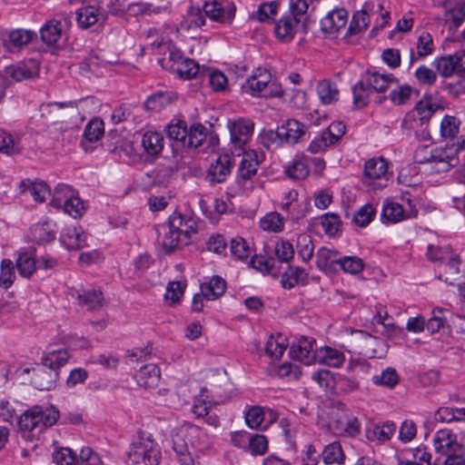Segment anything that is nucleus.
Here are the masks:
<instances>
[{"label": "nucleus", "mask_w": 465, "mask_h": 465, "mask_svg": "<svg viewBox=\"0 0 465 465\" xmlns=\"http://www.w3.org/2000/svg\"><path fill=\"white\" fill-rule=\"evenodd\" d=\"M69 360V353L65 349L52 350L47 351L43 359V364L47 366L49 369L57 371L64 366Z\"/></svg>", "instance_id": "a19ab883"}, {"label": "nucleus", "mask_w": 465, "mask_h": 465, "mask_svg": "<svg viewBox=\"0 0 465 465\" xmlns=\"http://www.w3.org/2000/svg\"><path fill=\"white\" fill-rule=\"evenodd\" d=\"M260 157L254 150L244 151L238 168V179L251 180L257 173Z\"/></svg>", "instance_id": "aec40b11"}, {"label": "nucleus", "mask_w": 465, "mask_h": 465, "mask_svg": "<svg viewBox=\"0 0 465 465\" xmlns=\"http://www.w3.org/2000/svg\"><path fill=\"white\" fill-rule=\"evenodd\" d=\"M433 64L437 72L443 77H450L452 74H457L455 54L437 58Z\"/></svg>", "instance_id": "6e6d98bb"}, {"label": "nucleus", "mask_w": 465, "mask_h": 465, "mask_svg": "<svg viewBox=\"0 0 465 465\" xmlns=\"http://www.w3.org/2000/svg\"><path fill=\"white\" fill-rule=\"evenodd\" d=\"M375 214V208L367 203L353 214L352 223L359 227H365L373 220Z\"/></svg>", "instance_id": "0e129e2a"}, {"label": "nucleus", "mask_w": 465, "mask_h": 465, "mask_svg": "<svg viewBox=\"0 0 465 465\" xmlns=\"http://www.w3.org/2000/svg\"><path fill=\"white\" fill-rule=\"evenodd\" d=\"M231 144L234 149H242L251 139L253 134L254 124L249 119L239 118L228 122Z\"/></svg>", "instance_id": "1a4fd4ad"}, {"label": "nucleus", "mask_w": 465, "mask_h": 465, "mask_svg": "<svg viewBox=\"0 0 465 465\" xmlns=\"http://www.w3.org/2000/svg\"><path fill=\"white\" fill-rule=\"evenodd\" d=\"M160 369L153 363L141 367L135 373L134 379L140 387L155 388L160 381Z\"/></svg>", "instance_id": "393cba45"}, {"label": "nucleus", "mask_w": 465, "mask_h": 465, "mask_svg": "<svg viewBox=\"0 0 465 465\" xmlns=\"http://www.w3.org/2000/svg\"><path fill=\"white\" fill-rule=\"evenodd\" d=\"M443 6L446 22L457 28L465 21V0H446Z\"/></svg>", "instance_id": "a878e982"}, {"label": "nucleus", "mask_w": 465, "mask_h": 465, "mask_svg": "<svg viewBox=\"0 0 465 465\" xmlns=\"http://www.w3.org/2000/svg\"><path fill=\"white\" fill-rule=\"evenodd\" d=\"M298 255L304 262L312 260L314 252V245L312 237L307 233L299 234L296 242Z\"/></svg>", "instance_id": "864d4df0"}, {"label": "nucleus", "mask_w": 465, "mask_h": 465, "mask_svg": "<svg viewBox=\"0 0 465 465\" xmlns=\"http://www.w3.org/2000/svg\"><path fill=\"white\" fill-rule=\"evenodd\" d=\"M465 148V139L445 147L433 149L432 169L438 173L447 172L459 163V153Z\"/></svg>", "instance_id": "39448f33"}, {"label": "nucleus", "mask_w": 465, "mask_h": 465, "mask_svg": "<svg viewBox=\"0 0 465 465\" xmlns=\"http://www.w3.org/2000/svg\"><path fill=\"white\" fill-rule=\"evenodd\" d=\"M58 377L59 372L57 371L49 369L45 364H42L33 369L31 383L37 390L49 391L55 388Z\"/></svg>", "instance_id": "2eb2a0df"}, {"label": "nucleus", "mask_w": 465, "mask_h": 465, "mask_svg": "<svg viewBox=\"0 0 465 465\" xmlns=\"http://www.w3.org/2000/svg\"><path fill=\"white\" fill-rule=\"evenodd\" d=\"M279 4L276 1L262 4L257 11V19L262 23L272 24L278 14Z\"/></svg>", "instance_id": "680f3d73"}, {"label": "nucleus", "mask_w": 465, "mask_h": 465, "mask_svg": "<svg viewBox=\"0 0 465 465\" xmlns=\"http://www.w3.org/2000/svg\"><path fill=\"white\" fill-rule=\"evenodd\" d=\"M408 203L409 208L405 209L401 204L391 202V201H385L382 206V212H381V220L383 223L389 222V223H400L406 219L413 218L417 215V209L411 205V198L405 199Z\"/></svg>", "instance_id": "9b49d317"}, {"label": "nucleus", "mask_w": 465, "mask_h": 465, "mask_svg": "<svg viewBox=\"0 0 465 465\" xmlns=\"http://www.w3.org/2000/svg\"><path fill=\"white\" fill-rule=\"evenodd\" d=\"M348 21V12L343 9H334L321 21L322 31L329 34H335L343 28Z\"/></svg>", "instance_id": "412c9836"}, {"label": "nucleus", "mask_w": 465, "mask_h": 465, "mask_svg": "<svg viewBox=\"0 0 465 465\" xmlns=\"http://www.w3.org/2000/svg\"><path fill=\"white\" fill-rule=\"evenodd\" d=\"M16 267L19 274L25 278H30L37 268L33 249H23L16 259Z\"/></svg>", "instance_id": "c85d7f7f"}, {"label": "nucleus", "mask_w": 465, "mask_h": 465, "mask_svg": "<svg viewBox=\"0 0 465 465\" xmlns=\"http://www.w3.org/2000/svg\"><path fill=\"white\" fill-rule=\"evenodd\" d=\"M380 13V19L374 21V25L371 29V34L384 28L388 24L391 17V12L384 7L382 1H369L366 2L360 11L353 14L350 23L347 35H356L363 33L371 23V14Z\"/></svg>", "instance_id": "7ed1b4c3"}, {"label": "nucleus", "mask_w": 465, "mask_h": 465, "mask_svg": "<svg viewBox=\"0 0 465 465\" xmlns=\"http://www.w3.org/2000/svg\"><path fill=\"white\" fill-rule=\"evenodd\" d=\"M308 273L300 267L290 266L282 275L281 283L285 289H292L299 283H305Z\"/></svg>", "instance_id": "4c0bfd02"}, {"label": "nucleus", "mask_w": 465, "mask_h": 465, "mask_svg": "<svg viewBox=\"0 0 465 465\" xmlns=\"http://www.w3.org/2000/svg\"><path fill=\"white\" fill-rule=\"evenodd\" d=\"M287 348L286 339L282 335L271 336L265 345L266 353L275 359H279L282 356L283 352Z\"/></svg>", "instance_id": "5fc2aeb1"}, {"label": "nucleus", "mask_w": 465, "mask_h": 465, "mask_svg": "<svg viewBox=\"0 0 465 465\" xmlns=\"http://www.w3.org/2000/svg\"><path fill=\"white\" fill-rule=\"evenodd\" d=\"M35 34L30 30L15 29L6 34V38L3 40L4 45L8 48H19L29 44Z\"/></svg>", "instance_id": "473e14b6"}, {"label": "nucleus", "mask_w": 465, "mask_h": 465, "mask_svg": "<svg viewBox=\"0 0 465 465\" xmlns=\"http://www.w3.org/2000/svg\"><path fill=\"white\" fill-rule=\"evenodd\" d=\"M86 234L81 227H68L61 235V241L67 249H80L86 245Z\"/></svg>", "instance_id": "c756f323"}, {"label": "nucleus", "mask_w": 465, "mask_h": 465, "mask_svg": "<svg viewBox=\"0 0 465 465\" xmlns=\"http://www.w3.org/2000/svg\"><path fill=\"white\" fill-rule=\"evenodd\" d=\"M301 28V25L296 23L291 15H282L275 24L274 33L278 39L282 42H291L296 32Z\"/></svg>", "instance_id": "b1692460"}, {"label": "nucleus", "mask_w": 465, "mask_h": 465, "mask_svg": "<svg viewBox=\"0 0 465 465\" xmlns=\"http://www.w3.org/2000/svg\"><path fill=\"white\" fill-rule=\"evenodd\" d=\"M183 54L181 50L174 46H168L167 52L159 60L161 66L167 71L173 73L178 64L183 59Z\"/></svg>", "instance_id": "3c124183"}, {"label": "nucleus", "mask_w": 465, "mask_h": 465, "mask_svg": "<svg viewBox=\"0 0 465 465\" xmlns=\"http://www.w3.org/2000/svg\"><path fill=\"white\" fill-rule=\"evenodd\" d=\"M76 194L73 187L67 184H58L54 191L51 204L55 208H62L65 202L69 201L73 196Z\"/></svg>", "instance_id": "4d7b16f0"}, {"label": "nucleus", "mask_w": 465, "mask_h": 465, "mask_svg": "<svg viewBox=\"0 0 465 465\" xmlns=\"http://www.w3.org/2000/svg\"><path fill=\"white\" fill-rule=\"evenodd\" d=\"M232 172V161L229 154L219 155L216 160L211 163L207 180L212 183H223Z\"/></svg>", "instance_id": "f3484780"}, {"label": "nucleus", "mask_w": 465, "mask_h": 465, "mask_svg": "<svg viewBox=\"0 0 465 465\" xmlns=\"http://www.w3.org/2000/svg\"><path fill=\"white\" fill-rule=\"evenodd\" d=\"M317 94L323 104H333L339 99V90L336 85L329 80H323L318 84Z\"/></svg>", "instance_id": "c03bdc74"}, {"label": "nucleus", "mask_w": 465, "mask_h": 465, "mask_svg": "<svg viewBox=\"0 0 465 465\" xmlns=\"http://www.w3.org/2000/svg\"><path fill=\"white\" fill-rule=\"evenodd\" d=\"M321 457L324 465H342L346 459L341 444L337 441L326 445Z\"/></svg>", "instance_id": "2f4dec72"}, {"label": "nucleus", "mask_w": 465, "mask_h": 465, "mask_svg": "<svg viewBox=\"0 0 465 465\" xmlns=\"http://www.w3.org/2000/svg\"><path fill=\"white\" fill-rule=\"evenodd\" d=\"M434 450L446 458L454 454H465V444L459 442L457 435L449 429L439 430L433 437Z\"/></svg>", "instance_id": "6e6552de"}, {"label": "nucleus", "mask_w": 465, "mask_h": 465, "mask_svg": "<svg viewBox=\"0 0 465 465\" xmlns=\"http://www.w3.org/2000/svg\"><path fill=\"white\" fill-rule=\"evenodd\" d=\"M105 15L94 5H85L76 11V20L80 27L88 28L99 21H104Z\"/></svg>", "instance_id": "cd10ccee"}, {"label": "nucleus", "mask_w": 465, "mask_h": 465, "mask_svg": "<svg viewBox=\"0 0 465 465\" xmlns=\"http://www.w3.org/2000/svg\"><path fill=\"white\" fill-rule=\"evenodd\" d=\"M226 289L225 281L219 277H213L210 282L201 285V292L204 298L208 301H213L221 297Z\"/></svg>", "instance_id": "c9c22d12"}, {"label": "nucleus", "mask_w": 465, "mask_h": 465, "mask_svg": "<svg viewBox=\"0 0 465 465\" xmlns=\"http://www.w3.org/2000/svg\"><path fill=\"white\" fill-rule=\"evenodd\" d=\"M282 138L284 143L295 144L305 135L306 127L303 124L290 119L285 124L279 126Z\"/></svg>", "instance_id": "5701e85b"}, {"label": "nucleus", "mask_w": 465, "mask_h": 465, "mask_svg": "<svg viewBox=\"0 0 465 465\" xmlns=\"http://www.w3.org/2000/svg\"><path fill=\"white\" fill-rule=\"evenodd\" d=\"M188 134L187 124L183 121H177L172 123L167 127V135L171 140H173L184 147L186 137Z\"/></svg>", "instance_id": "e2e57ef3"}, {"label": "nucleus", "mask_w": 465, "mask_h": 465, "mask_svg": "<svg viewBox=\"0 0 465 465\" xmlns=\"http://www.w3.org/2000/svg\"><path fill=\"white\" fill-rule=\"evenodd\" d=\"M62 31L63 28L60 21L55 19L49 20L40 30L41 39L47 45H53L61 38Z\"/></svg>", "instance_id": "f704fd0d"}, {"label": "nucleus", "mask_w": 465, "mask_h": 465, "mask_svg": "<svg viewBox=\"0 0 465 465\" xmlns=\"http://www.w3.org/2000/svg\"><path fill=\"white\" fill-rule=\"evenodd\" d=\"M104 133V122L98 118L91 120L84 128L82 145L87 150V143L97 142Z\"/></svg>", "instance_id": "ea45409f"}, {"label": "nucleus", "mask_w": 465, "mask_h": 465, "mask_svg": "<svg viewBox=\"0 0 465 465\" xmlns=\"http://www.w3.org/2000/svg\"><path fill=\"white\" fill-rule=\"evenodd\" d=\"M235 6L232 3L222 4L216 1L206 2L203 5V13L205 16L212 21L229 24L235 15Z\"/></svg>", "instance_id": "ddd939ff"}, {"label": "nucleus", "mask_w": 465, "mask_h": 465, "mask_svg": "<svg viewBox=\"0 0 465 465\" xmlns=\"http://www.w3.org/2000/svg\"><path fill=\"white\" fill-rule=\"evenodd\" d=\"M315 362L331 368H340L346 358L342 351L331 346H322L315 350Z\"/></svg>", "instance_id": "a211bd4d"}, {"label": "nucleus", "mask_w": 465, "mask_h": 465, "mask_svg": "<svg viewBox=\"0 0 465 465\" xmlns=\"http://www.w3.org/2000/svg\"><path fill=\"white\" fill-rule=\"evenodd\" d=\"M185 287V282L182 281L171 282L168 283L166 292L164 294V299L169 303V305H174L181 301Z\"/></svg>", "instance_id": "052dcab7"}, {"label": "nucleus", "mask_w": 465, "mask_h": 465, "mask_svg": "<svg viewBox=\"0 0 465 465\" xmlns=\"http://www.w3.org/2000/svg\"><path fill=\"white\" fill-rule=\"evenodd\" d=\"M309 2H311V0H292L290 4V14H288L296 23L301 25V29L304 32L307 31L306 24Z\"/></svg>", "instance_id": "e433bc0d"}, {"label": "nucleus", "mask_w": 465, "mask_h": 465, "mask_svg": "<svg viewBox=\"0 0 465 465\" xmlns=\"http://www.w3.org/2000/svg\"><path fill=\"white\" fill-rule=\"evenodd\" d=\"M58 418L59 411L53 406L46 408L33 406L19 416L17 420L19 432L23 439L33 441L47 427L55 424Z\"/></svg>", "instance_id": "f03ea898"}, {"label": "nucleus", "mask_w": 465, "mask_h": 465, "mask_svg": "<svg viewBox=\"0 0 465 465\" xmlns=\"http://www.w3.org/2000/svg\"><path fill=\"white\" fill-rule=\"evenodd\" d=\"M218 143V138L208 134L206 127L201 124H193L188 132L184 147L200 148L203 150L210 146H215Z\"/></svg>", "instance_id": "f8f14e48"}, {"label": "nucleus", "mask_w": 465, "mask_h": 465, "mask_svg": "<svg viewBox=\"0 0 465 465\" xmlns=\"http://www.w3.org/2000/svg\"><path fill=\"white\" fill-rule=\"evenodd\" d=\"M160 450L150 438L141 437L134 441L127 452V465H158Z\"/></svg>", "instance_id": "20e7f679"}, {"label": "nucleus", "mask_w": 465, "mask_h": 465, "mask_svg": "<svg viewBox=\"0 0 465 465\" xmlns=\"http://www.w3.org/2000/svg\"><path fill=\"white\" fill-rule=\"evenodd\" d=\"M339 259V252L328 247H321L316 252V264L321 271L331 269L338 264Z\"/></svg>", "instance_id": "58836bf2"}, {"label": "nucleus", "mask_w": 465, "mask_h": 465, "mask_svg": "<svg viewBox=\"0 0 465 465\" xmlns=\"http://www.w3.org/2000/svg\"><path fill=\"white\" fill-rule=\"evenodd\" d=\"M371 381L377 386L392 389L399 383L400 377L395 369L388 367L380 374L372 376Z\"/></svg>", "instance_id": "8fccbe9b"}, {"label": "nucleus", "mask_w": 465, "mask_h": 465, "mask_svg": "<svg viewBox=\"0 0 465 465\" xmlns=\"http://www.w3.org/2000/svg\"><path fill=\"white\" fill-rule=\"evenodd\" d=\"M72 295L78 300L79 304L85 306L90 311L98 310L104 304L103 293L99 290L75 291Z\"/></svg>", "instance_id": "bb28decb"}, {"label": "nucleus", "mask_w": 465, "mask_h": 465, "mask_svg": "<svg viewBox=\"0 0 465 465\" xmlns=\"http://www.w3.org/2000/svg\"><path fill=\"white\" fill-rule=\"evenodd\" d=\"M345 124L341 122L331 124L324 131L310 143L308 151L312 153H321L329 146L336 143L345 134Z\"/></svg>", "instance_id": "0eeeda50"}, {"label": "nucleus", "mask_w": 465, "mask_h": 465, "mask_svg": "<svg viewBox=\"0 0 465 465\" xmlns=\"http://www.w3.org/2000/svg\"><path fill=\"white\" fill-rule=\"evenodd\" d=\"M271 83V74L265 69H257L252 75H251L242 84V89L246 93H250L252 95H261L262 93L263 96L271 95V96H282V91L275 92H266V88Z\"/></svg>", "instance_id": "9d476101"}, {"label": "nucleus", "mask_w": 465, "mask_h": 465, "mask_svg": "<svg viewBox=\"0 0 465 465\" xmlns=\"http://www.w3.org/2000/svg\"><path fill=\"white\" fill-rule=\"evenodd\" d=\"M168 224L187 244L190 242L193 234L197 232V224L194 219L178 213L170 216Z\"/></svg>", "instance_id": "4468645a"}, {"label": "nucleus", "mask_w": 465, "mask_h": 465, "mask_svg": "<svg viewBox=\"0 0 465 465\" xmlns=\"http://www.w3.org/2000/svg\"><path fill=\"white\" fill-rule=\"evenodd\" d=\"M258 138L261 145L267 149L278 148L284 143L279 127L277 130L263 129Z\"/></svg>", "instance_id": "603ef678"}, {"label": "nucleus", "mask_w": 465, "mask_h": 465, "mask_svg": "<svg viewBox=\"0 0 465 465\" xmlns=\"http://www.w3.org/2000/svg\"><path fill=\"white\" fill-rule=\"evenodd\" d=\"M338 265L342 271L351 274H358L364 268L362 260L357 256L340 257Z\"/></svg>", "instance_id": "69168bd1"}, {"label": "nucleus", "mask_w": 465, "mask_h": 465, "mask_svg": "<svg viewBox=\"0 0 465 465\" xmlns=\"http://www.w3.org/2000/svg\"><path fill=\"white\" fill-rule=\"evenodd\" d=\"M359 333L362 342V353L370 358H381V355L380 352L382 351L384 347L383 341L365 331H359Z\"/></svg>", "instance_id": "72a5a7b5"}, {"label": "nucleus", "mask_w": 465, "mask_h": 465, "mask_svg": "<svg viewBox=\"0 0 465 465\" xmlns=\"http://www.w3.org/2000/svg\"><path fill=\"white\" fill-rule=\"evenodd\" d=\"M76 455L70 448L61 447L53 453V460L56 465H77Z\"/></svg>", "instance_id": "774afa93"}, {"label": "nucleus", "mask_w": 465, "mask_h": 465, "mask_svg": "<svg viewBox=\"0 0 465 465\" xmlns=\"http://www.w3.org/2000/svg\"><path fill=\"white\" fill-rule=\"evenodd\" d=\"M53 224L49 222L35 224L31 229L32 240L38 243H45L55 238V232Z\"/></svg>", "instance_id": "49530a36"}, {"label": "nucleus", "mask_w": 465, "mask_h": 465, "mask_svg": "<svg viewBox=\"0 0 465 465\" xmlns=\"http://www.w3.org/2000/svg\"><path fill=\"white\" fill-rule=\"evenodd\" d=\"M21 187L24 188V191L27 190L35 201L38 203H44L50 195V189L45 182L31 183L26 180L21 183Z\"/></svg>", "instance_id": "de8ad7c7"}, {"label": "nucleus", "mask_w": 465, "mask_h": 465, "mask_svg": "<svg viewBox=\"0 0 465 465\" xmlns=\"http://www.w3.org/2000/svg\"><path fill=\"white\" fill-rule=\"evenodd\" d=\"M388 163L384 158H371L365 162L363 170V183L373 189H381L386 186L388 180Z\"/></svg>", "instance_id": "423d86ee"}, {"label": "nucleus", "mask_w": 465, "mask_h": 465, "mask_svg": "<svg viewBox=\"0 0 465 465\" xmlns=\"http://www.w3.org/2000/svg\"><path fill=\"white\" fill-rule=\"evenodd\" d=\"M396 430V424L392 421L372 424L367 427L365 435L371 441L383 443L391 440Z\"/></svg>", "instance_id": "4be33fe9"}, {"label": "nucleus", "mask_w": 465, "mask_h": 465, "mask_svg": "<svg viewBox=\"0 0 465 465\" xmlns=\"http://www.w3.org/2000/svg\"><path fill=\"white\" fill-rule=\"evenodd\" d=\"M171 443L180 465H195L193 450L202 451L209 448L211 440L200 427L185 423L172 430Z\"/></svg>", "instance_id": "f257e3e1"}, {"label": "nucleus", "mask_w": 465, "mask_h": 465, "mask_svg": "<svg viewBox=\"0 0 465 465\" xmlns=\"http://www.w3.org/2000/svg\"><path fill=\"white\" fill-rule=\"evenodd\" d=\"M163 136L155 131L145 132L142 137V146L149 156L159 155L163 149Z\"/></svg>", "instance_id": "7c9ffc66"}, {"label": "nucleus", "mask_w": 465, "mask_h": 465, "mask_svg": "<svg viewBox=\"0 0 465 465\" xmlns=\"http://www.w3.org/2000/svg\"><path fill=\"white\" fill-rule=\"evenodd\" d=\"M284 224V218L277 212L268 213L260 220V227L269 232H281Z\"/></svg>", "instance_id": "37998d69"}, {"label": "nucleus", "mask_w": 465, "mask_h": 465, "mask_svg": "<svg viewBox=\"0 0 465 465\" xmlns=\"http://www.w3.org/2000/svg\"><path fill=\"white\" fill-rule=\"evenodd\" d=\"M315 341L312 338L301 337L292 343L290 349V355L292 359L310 365L315 362L313 345Z\"/></svg>", "instance_id": "dca6fc26"}, {"label": "nucleus", "mask_w": 465, "mask_h": 465, "mask_svg": "<svg viewBox=\"0 0 465 465\" xmlns=\"http://www.w3.org/2000/svg\"><path fill=\"white\" fill-rule=\"evenodd\" d=\"M309 173L307 158L303 156L294 158L292 163L286 168L287 175L294 180L304 179L308 176Z\"/></svg>", "instance_id": "09e8293b"}, {"label": "nucleus", "mask_w": 465, "mask_h": 465, "mask_svg": "<svg viewBox=\"0 0 465 465\" xmlns=\"http://www.w3.org/2000/svg\"><path fill=\"white\" fill-rule=\"evenodd\" d=\"M204 22L205 15L203 10L198 7H191L181 21L179 29L189 31L193 28H199L204 25Z\"/></svg>", "instance_id": "79ce46f5"}, {"label": "nucleus", "mask_w": 465, "mask_h": 465, "mask_svg": "<svg viewBox=\"0 0 465 465\" xmlns=\"http://www.w3.org/2000/svg\"><path fill=\"white\" fill-rule=\"evenodd\" d=\"M162 229L163 230L162 244L166 251L172 252L181 246L187 245V243L182 241L181 236H179L169 224L167 226H163Z\"/></svg>", "instance_id": "13d9d810"}, {"label": "nucleus", "mask_w": 465, "mask_h": 465, "mask_svg": "<svg viewBox=\"0 0 465 465\" xmlns=\"http://www.w3.org/2000/svg\"><path fill=\"white\" fill-rule=\"evenodd\" d=\"M198 71L199 65L193 59L183 57L173 74L183 79H191L198 74Z\"/></svg>", "instance_id": "bf43d9fd"}, {"label": "nucleus", "mask_w": 465, "mask_h": 465, "mask_svg": "<svg viewBox=\"0 0 465 465\" xmlns=\"http://www.w3.org/2000/svg\"><path fill=\"white\" fill-rule=\"evenodd\" d=\"M460 122L458 118L446 115L440 122V134L444 138H454L460 130Z\"/></svg>", "instance_id": "338daca9"}, {"label": "nucleus", "mask_w": 465, "mask_h": 465, "mask_svg": "<svg viewBox=\"0 0 465 465\" xmlns=\"http://www.w3.org/2000/svg\"><path fill=\"white\" fill-rule=\"evenodd\" d=\"M164 8L161 6H153L149 3H132L128 4L126 7V16H145L157 15L162 13Z\"/></svg>", "instance_id": "a18cd8bd"}, {"label": "nucleus", "mask_w": 465, "mask_h": 465, "mask_svg": "<svg viewBox=\"0 0 465 465\" xmlns=\"http://www.w3.org/2000/svg\"><path fill=\"white\" fill-rule=\"evenodd\" d=\"M460 264L459 255L452 252L446 261L440 264L439 279L450 285H454L460 278Z\"/></svg>", "instance_id": "6ab92c4d"}]
</instances>
